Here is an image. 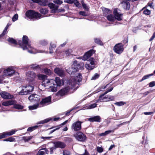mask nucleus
Wrapping results in <instances>:
<instances>
[{
	"label": "nucleus",
	"mask_w": 155,
	"mask_h": 155,
	"mask_svg": "<svg viewBox=\"0 0 155 155\" xmlns=\"http://www.w3.org/2000/svg\"><path fill=\"white\" fill-rule=\"evenodd\" d=\"M18 43L23 50H27L28 52L31 54H35L37 52H42V51H35V49L31 46L30 42L28 41L27 36H24L22 38V42L19 41Z\"/></svg>",
	"instance_id": "1"
},
{
	"label": "nucleus",
	"mask_w": 155,
	"mask_h": 155,
	"mask_svg": "<svg viewBox=\"0 0 155 155\" xmlns=\"http://www.w3.org/2000/svg\"><path fill=\"white\" fill-rule=\"evenodd\" d=\"M6 137L4 132L0 134V139Z\"/></svg>",
	"instance_id": "63"
},
{
	"label": "nucleus",
	"mask_w": 155,
	"mask_h": 155,
	"mask_svg": "<svg viewBox=\"0 0 155 155\" xmlns=\"http://www.w3.org/2000/svg\"><path fill=\"white\" fill-rule=\"evenodd\" d=\"M82 79V77L81 74L80 73H78L77 74V75L73 79V81L72 79L71 80L69 85H71L73 88L75 84H77L78 82H80L81 81Z\"/></svg>",
	"instance_id": "8"
},
{
	"label": "nucleus",
	"mask_w": 155,
	"mask_h": 155,
	"mask_svg": "<svg viewBox=\"0 0 155 155\" xmlns=\"http://www.w3.org/2000/svg\"><path fill=\"white\" fill-rule=\"evenodd\" d=\"M18 15L17 14H16L13 16L12 17V19L13 22H14L15 21L17 20L18 19Z\"/></svg>",
	"instance_id": "53"
},
{
	"label": "nucleus",
	"mask_w": 155,
	"mask_h": 155,
	"mask_svg": "<svg viewBox=\"0 0 155 155\" xmlns=\"http://www.w3.org/2000/svg\"><path fill=\"white\" fill-rule=\"evenodd\" d=\"M125 104V102L123 101H120L116 102L114 103V104L118 106H120L124 105Z\"/></svg>",
	"instance_id": "46"
},
{
	"label": "nucleus",
	"mask_w": 155,
	"mask_h": 155,
	"mask_svg": "<svg viewBox=\"0 0 155 155\" xmlns=\"http://www.w3.org/2000/svg\"><path fill=\"white\" fill-rule=\"evenodd\" d=\"M8 41L10 43L14 45H17V41L13 38H9L8 39Z\"/></svg>",
	"instance_id": "34"
},
{
	"label": "nucleus",
	"mask_w": 155,
	"mask_h": 155,
	"mask_svg": "<svg viewBox=\"0 0 155 155\" xmlns=\"http://www.w3.org/2000/svg\"><path fill=\"white\" fill-rule=\"evenodd\" d=\"M40 44L44 46L46 45L47 44V42L46 41L43 40L41 41L40 42Z\"/></svg>",
	"instance_id": "57"
},
{
	"label": "nucleus",
	"mask_w": 155,
	"mask_h": 155,
	"mask_svg": "<svg viewBox=\"0 0 155 155\" xmlns=\"http://www.w3.org/2000/svg\"><path fill=\"white\" fill-rule=\"evenodd\" d=\"M55 85L54 84L53 85H50L49 86L48 89H49V91H51L52 92H55L57 90V86H55Z\"/></svg>",
	"instance_id": "31"
},
{
	"label": "nucleus",
	"mask_w": 155,
	"mask_h": 155,
	"mask_svg": "<svg viewBox=\"0 0 155 155\" xmlns=\"http://www.w3.org/2000/svg\"><path fill=\"white\" fill-rule=\"evenodd\" d=\"M99 77V75L97 73L95 74L91 78V80H95L98 78Z\"/></svg>",
	"instance_id": "49"
},
{
	"label": "nucleus",
	"mask_w": 155,
	"mask_h": 155,
	"mask_svg": "<svg viewBox=\"0 0 155 155\" xmlns=\"http://www.w3.org/2000/svg\"><path fill=\"white\" fill-rule=\"evenodd\" d=\"M54 71L55 73L61 77H63L64 75V70L61 68H56L54 69Z\"/></svg>",
	"instance_id": "22"
},
{
	"label": "nucleus",
	"mask_w": 155,
	"mask_h": 155,
	"mask_svg": "<svg viewBox=\"0 0 155 155\" xmlns=\"http://www.w3.org/2000/svg\"><path fill=\"white\" fill-rule=\"evenodd\" d=\"M97 150L98 152L101 153L103 151V148L100 147H97Z\"/></svg>",
	"instance_id": "62"
},
{
	"label": "nucleus",
	"mask_w": 155,
	"mask_h": 155,
	"mask_svg": "<svg viewBox=\"0 0 155 155\" xmlns=\"http://www.w3.org/2000/svg\"><path fill=\"white\" fill-rule=\"evenodd\" d=\"M71 154L70 152L66 150H64L63 152V155H70Z\"/></svg>",
	"instance_id": "59"
},
{
	"label": "nucleus",
	"mask_w": 155,
	"mask_h": 155,
	"mask_svg": "<svg viewBox=\"0 0 155 155\" xmlns=\"http://www.w3.org/2000/svg\"><path fill=\"white\" fill-rule=\"evenodd\" d=\"M16 101L14 100H11L2 102V105L4 106H8L11 105H14L16 104Z\"/></svg>",
	"instance_id": "24"
},
{
	"label": "nucleus",
	"mask_w": 155,
	"mask_h": 155,
	"mask_svg": "<svg viewBox=\"0 0 155 155\" xmlns=\"http://www.w3.org/2000/svg\"><path fill=\"white\" fill-rule=\"evenodd\" d=\"M26 16L30 19H39L41 18V15L40 13L32 10H29L26 13Z\"/></svg>",
	"instance_id": "6"
},
{
	"label": "nucleus",
	"mask_w": 155,
	"mask_h": 155,
	"mask_svg": "<svg viewBox=\"0 0 155 155\" xmlns=\"http://www.w3.org/2000/svg\"><path fill=\"white\" fill-rule=\"evenodd\" d=\"M40 12L43 14H46L48 13V10L46 8H41L39 10Z\"/></svg>",
	"instance_id": "42"
},
{
	"label": "nucleus",
	"mask_w": 155,
	"mask_h": 155,
	"mask_svg": "<svg viewBox=\"0 0 155 155\" xmlns=\"http://www.w3.org/2000/svg\"><path fill=\"white\" fill-rule=\"evenodd\" d=\"M55 128L53 130H51L50 132V134H52L54 132L55 130H56L59 129L60 128V127H52L51 128H49V129H53V128Z\"/></svg>",
	"instance_id": "48"
},
{
	"label": "nucleus",
	"mask_w": 155,
	"mask_h": 155,
	"mask_svg": "<svg viewBox=\"0 0 155 155\" xmlns=\"http://www.w3.org/2000/svg\"><path fill=\"white\" fill-rule=\"evenodd\" d=\"M94 40L95 42L97 44L101 45H103V43L100 38H95L94 39Z\"/></svg>",
	"instance_id": "37"
},
{
	"label": "nucleus",
	"mask_w": 155,
	"mask_h": 155,
	"mask_svg": "<svg viewBox=\"0 0 155 155\" xmlns=\"http://www.w3.org/2000/svg\"><path fill=\"white\" fill-rule=\"evenodd\" d=\"M79 13L80 15L82 16H87V14L84 11H80Z\"/></svg>",
	"instance_id": "58"
},
{
	"label": "nucleus",
	"mask_w": 155,
	"mask_h": 155,
	"mask_svg": "<svg viewBox=\"0 0 155 155\" xmlns=\"http://www.w3.org/2000/svg\"><path fill=\"white\" fill-rule=\"evenodd\" d=\"M54 144L55 145L56 148H63L66 146L64 143L61 141L54 142Z\"/></svg>",
	"instance_id": "21"
},
{
	"label": "nucleus",
	"mask_w": 155,
	"mask_h": 155,
	"mask_svg": "<svg viewBox=\"0 0 155 155\" xmlns=\"http://www.w3.org/2000/svg\"><path fill=\"white\" fill-rule=\"evenodd\" d=\"M15 67L13 66H10L4 68L3 75L0 76V81H2L5 77L12 76L15 74Z\"/></svg>",
	"instance_id": "2"
},
{
	"label": "nucleus",
	"mask_w": 155,
	"mask_h": 155,
	"mask_svg": "<svg viewBox=\"0 0 155 155\" xmlns=\"http://www.w3.org/2000/svg\"><path fill=\"white\" fill-rule=\"evenodd\" d=\"M82 123L79 121L74 122L71 126V129L74 131H80L81 128V124Z\"/></svg>",
	"instance_id": "9"
},
{
	"label": "nucleus",
	"mask_w": 155,
	"mask_h": 155,
	"mask_svg": "<svg viewBox=\"0 0 155 155\" xmlns=\"http://www.w3.org/2000/svg\"><path fill=\"white\" fill-rule=\"evenodd\" d=\"M85 67L88 70H91L94 68V67H93V65H91V64L87 62L86 63L85 65Z\"/></svg>",
	"instance_id": "33"
},
{
	"label": "nucleus",
	"mask_w": 155,
	"mask_h": 155,
	"mask_svg": "<svg viewBox=\"0 0 155 155\" xmlns=\"http://www.w3.org/2000/svg\"><path fill=\"white\" fill-rule=\"evenodd\" d=\"M39 105L40 106L39 104H34L32 106H29L28 107L29 109V110H32L36 109Z\"/></svg>",
	"instance_id": "36"
},
{
	"label": "nucleus",
	"mask_w": 155,
	"mask_h": 155,
	"mask_svg": "<svg viewBox=\"0 0 155 155\" xmlns=\"http://www.w3.org/2000/svg\"><path fill=\"white\" fill-rule=\"evenodd\" d=\"M56 147L54 145V146L51 147L50 148V152L51 154H52L53 153V151L56 149Z\"/></svg>",
	"instance_id": "55"
},
{
	"label": "nucleus",
	"mask_w": 155,
	"mask_h": 155,
	"mask_svg": "<svg viewBox=\"0 0 155 155\" xmlns=\"http://www.w3.org/2000/svg\"><path fill=\"white\" fill-rule=\"evenodd\" d=\"M43 71L47 75H50L51 73V71L48 68H44L43 69Z\"/></svg>",
	"instance_id": "44"
},
{
	"label": "nucleus",
	"mask_w": 155,
	"mask_h": 155,
	"mask_svg": "<svg viewBox=\"0 0 155 155\" xmlns=\"http://www.w3.org/2000/svg\"><path fill=\"white\" fill-rule=\"evenodd\" d=\"M113 87H111L110 88L107 89L104 93L100 96L98 99L97 101L96 102H98V101L101 102H107L108 101H113L114 99V96H112L109 95L104 96L108 92H110L113 89Z\"/></svg>",
	"instance_id": "3"
},
{
	"label": "nucleus",
	"mask_w": 155,
	"mask_h": 155,
	"mask_svg": "<svg viewBox=\"0 0 155 155\" xmlns=\"http://www.w3.org/2000/svg\"><path fill=\"white\" fill-rule=\"evenodd\" d=\"M76 61H74V63L72 64L71 68H69L67 69V72L70 74H74V73L78 71L79 68L76 67L77 63Z\"/></svg>",
	"instance_id": "10"
},
{
	"label": "nucleus",
	"mask_w": 155,
	"mask_h": 155,
	"mask_svg": "<svg viewBox=\"0 0 155 155\" xmlns=\"http://www.w3.org/2000/svg\"><path fill=\"white\" fill-rule=\"evenodd\" d=\"M123 50V45L121 43L116 44L114 48V52L118 54L121 53Z\"/></svg>",
	"instance_id": "15"
},
{
	"label": "nucleus",
	"mask_w": 155,
	"mask_h": 155,
	"mask_svg": "<svg viewBox=\"0 0 155 155\" xmlns=\"http://www.w3.org/2000/svg\"><path fill=\"white\" fill-rule=\"evenodd\" d=\"M51 102V97L49 96L42 99L39 103L40 107H42L48 105Z\"/></svg>",
	"instance_id": "13"
},
{
	"label": "nucleus",
	"mask_w": 155,
	"mask_h": 155,
	"mask_svg": "<svg viewBox=\"0 0 155 155\" xmlns=\"http://www.w3.org/2000/svg\"><path fill=\"white\" fill-rule=\"evenodd\" d=\"M31 69L38 70H39L41 68V65H37L36 64H33L30 66Z\"/></svg>",
	"instance_id": "30"
},
{
	"label": "nucleus",
	"mask_w": 155,
	"mask_h": 155,
	"mask_svg": "<svg viewBox=\"0 0 155 155\" xmlns=\"http://www.w3.org/2000/svg\"><path fill=\"white\" fill-rule=\"evenodd\" d=\"M52 118H49L40 121L37 123V124H44L49 122V121L52 120Z\"/></svg>",
	"instance_id": "29"
},
{
	"label": "nucleus",
	"mask_w": 155,
	"mask_h": 155,
	"mask_svg": "<svg viewBox=\"0 0 155 155\" xmlns=\"http://www.w3.org/2000/svg\"><path fill=\"white\" fill-rule=\"evenodd\" d=\"M52 137H41V138L42 139H43L44 140H48L49 139L52 138Z\"/></svg>",
	"instance_id": "64"
},
{
	"label": "nucleus",
	"mask_w": 155,
	"mask_h": 155,
	"mask_svg": "<svg viewBox=\"0 0 155 155\" xmlns=\"http://www.w3.org/2000/svg\"><path fill=\"white\" fill-rule=\"evenodd\" d=\"M107 18L108 21H114L115 19L114 17L112 14L108 15L107 16Z\"/></svg>",
	"instance_id": "35"
},
{
	"label": "nucleus",
	"mask_w": 155,
	"mask_h": 155,
	"mask_svg": "<svg viewBox=\"0 0 155 155\" xmlns=\"http://www.w3.org/2000/svg\"><path fill=\"white\" fill-rule=\"evenodd\" d=\"M48 6L50 8L52 9L51 12L52 13L58 12H64L65 11L64 9H58V6L53 3H49L48 4Z\"/></svg>",
	"instance_id": "11"
},
{
	"label": "nucleus",
	"mask_w": 155,
	"mask_h": 155,
	"mask_svg": "<svg viewBox=\"0 0 155 155\" xmlns=\"http://www.w3.org/2000/svg\"><path fill=\"white\" fill-rule=\"evenodd\" d=\"M87 62L91 64V65H93V67L95 68V63L94 60L93 58H91L90 59L87 61Z\"/></svg>",
	"instance_id": "38"
},
{
	"label": "nucleus",
	"mask_w": 155,
	"mask_h": 155,
	"mask_svg": "<svg viewBox=\"0 0 155 155\" xmlns=\"http://www.w3.org/2000/svg\"><path fill=\"white\" fill-rule=\"evenodd\" d=\"M153 74H150L145 75L142 78V79L140 81H143L148 78L150 77L153 76Z\"/></svg>",
	"instance_id": "39"
},
{
	"label": "nucleus",
	"mask_w": 155,
	"mask_h": 155,
	"mask_svg": "<svg viewBox=\"0 0 155 155\" xmlns=\"http://www.w3.org/2000/svg\"><path fill=\"white\" fill-rule=\"evenodd\" d=\"M143 12L146 15H149L150 14V10L146 9Z\"/></svg>",
	"instance_id": "56"
},
{
	"label": "nucleus",
	"mask_w": 155,
	"mask_h": 155,
	"mask_svg": "<svg viewBox=\"0 0 155 155\" xmlns=\"http://www.w3.org/2000/svg\"><path fill=\"white\" fill-rule=\"evenodd\" d=\"M73 3L77 6H78L79 5V3L77 0H74L73 1Z\"/></svg>",
	"instance_id": "61"
},
{
	"label": "nucleus",
	"mask_w": 155,
	"mask_h": 155,
	"mask_svg": "<svg viewBox=\"0 0 155 155\" xmlns=\"http://www.w3.org/2000/svg\"><path fill=\"white\" fill-rule=\"evenodd\" d=\"M97 104L96 103H94L90 105L87 108V109H91L94 108L96 107Z\"/></svg>",
	"instance_id": "50"
},
{
	"label": "nucleus",
	"mask_w": 155,
	"mask_h": 155,
	"mask_svg": "<svg viewBox=\"0 0 155 155\" xmlns=\"http://www.w3.org/2000/svg\"><path fill=\"white\" fill-rule=\"evenodd\" d=\"M61 54H64V55H65L66 56H69L71 54V52L69 50H68L65 51H63L62 52Z\"/></svg>",
	"instance_id": "41"
},
{
	"label": "nucleus",
	"mask_w": 155,
	"mask_h": 155,
	"mask_svg": "<svg viewBox=\"0 0 155 155\" xmlns=\"http://www.w3.org/2000/svg\"><path fill=\"white\" fill-rule=\"evenodd\" d=\"M33 86L27 85L23 86L22 90L19 92V94L21 95L30 94L33 90Z\"/></svg>",
	"instance_id": "5"
},
{
	"label": "nucleus",
	"mask_w": 155,
	"mask_h": 155,
	"mask_svg": "<svg viewBox=\"0 0 155 155\" xmlns=\"http://www.w3.org/2000/svg\"><path fill=\"white\" fill-rule=\"evenodd\" d=\"M32 136L24 137L22 138L25 142H27L30 140L32 137Z\"/></svg>",
	"instance_id": "43"
},
{
	"label": "nucleus",
	"mask_w": 155,
	"mask_h": 155,
	"mask_svg": "<svg viewBox=\"0 0 155 155\" xmlns=\"http://www.w3.org/2000/svg\"><path fill=\"white\" fill-rule=\"evenodd\" d=\"M73 88L71 87H67L65 88H63L59 91L57 93L58 95H59L61 96H63L65 95L68 91L70 89H73Z\"/></svg>",
	"instance_id": "17"
},
{
	"label": "nucleus",
	"mask_w": 155,
	"mask_h": 155,
	"mask_svg": "<svg viewBox=\"0 0 155 155\" xmlns=\"http://www.w3.org/2000/svg\"><path fill=\"white\" fill-rule=\"evenodd\" d=\"M55 3L60 5L63 3V2L60 0H54L53 1Z\"/></svg>",
	"instance_id": "54"
},
{
	"label": "nucleus",
	"mask_w": 155,
	"mask_h": 155,
	"mask_svg": "<svg viewBox=\"0 0 155 155\" xmlns=\"http://www.w3.org/2000/svg\"><path fill=\"white\" fill-rule=\"evenodd\" d=\"M150 87H152L155 86V81H153L149 84Z\"/></svg>",
	"instance_id": "60"
},
{
	"label": "nucleus",
	"mask_w": 155,
	"mask_h": 155,
	"mask_svg": "<svg viewBox=\"0 0 155 155\" xmlns=\"http://www.w3.org/2000/svg\"><path fill=\"white\" fill-rule=\"evenodd\" d=\"M38 127V126L36 125L34 126L29 127L27 129V131L31 132L34 130L36 129Z\"/></svg>",
	"instance_id": "40"
},
{
	"label": "nucleus",
	"mask_w": 155,
	"mask_h": 155,
	"mask_svg": "<svg viewBox=\"0 0 155 155\" xmlns=\"http://www.w3.org/2000/svg\"><path fill=\"white\" fill-rule=\"evenodd\" d=\"M49 151L46 148H43L40 149L37 154V155H43L46 153L48 154Z\"/></svg>",
	"instance_id": "25"
},
{
	"label": "nucleus",
	"mask_w": 155,
	"mask_h": 155,
	"mask_svg": "<svg viewBox=\"0 0 155 155\" xmlns=\"http://www.w3.org/2000/svg\"><path fill=\"white\" fill-rule=\"evenodd\" d=\"M82 5L83 7L85 10L88 11L89 8L87 5L85 4L83 2H82Z\"/></svg>",
	"instance_id": "51"
},
{
	"label": "nucleus",
	"mask_w": 155,
	"mask_h": 155,
	"mask_svg": "<svg viewBox=\"0 0 155 155\" xmlns=\"http://www.w3.org/2000/svg\"><path fill=\"white\" fill-rule=\"evenodd\" d=\"M101 118L99 116H96L94 117L90 118L88 119V120L91 122H101Z\"/></svg>",
	"instance_id": "23"
},
{
	"label": "nucleus",
	"mask_w": 155,
	"mask_h": 155,
	"mask_svg": "<svg viewBox=\"0 0 155 155\" xmlns=\"http://www.w3.org/2000/svg\"><path fill=\"white\" fill-rule=\"evenodd\" d=\"M95 52L93 50H90L86 52L83 57H81L80 58L82 59L84 61L87 60Z\"/></svg>",
	"instance_id": "16"
},
{
	"label": "nucleus",
	"mask_w": 155,
	"mask_h": 155,
	"mask_svg": "<svg viewBox=\"0 0 155 155\" xmlns=\"http://www.w3.org/2000/svg\"><path fill=\"white\" fill-rule=\"evenodd\" d=\"M15 139L13 137H10L8 138L5 139L3 140L4 141H10L13 142L15 141Z\"/></svg>",
	"instance_id": "45"
},
{
	"label": "nucleus",
	"mask_w": 155,
	"mask_h": 155,
	"mask_svg": "<svg viewBox=\"0 0 155 155\" xmlns=\"http://www.w3.org/2000/svg\"><path fill=\"white\" fill-rule=\"evenodd\" d=\"M28 98L31 102H38L39 100V96L36 94H33L30 95Z\"/></svg>",
	"instance_id": "19"
},
{
	"label": "nucleus",
	"mask_w": 155,
	"mask_h": 155,
	"mask_svg": "<svg viewBox=\"0 0 155 155\" xmlns=\"http://www.w3.org/2000/svg\"><path fill=\"white\" fill-rule=\"evenodd\" d=\"M34 2L37 3L40 5H46L50 1V0H31Z\"/></svg>",
	"instance_id": "20"
},
{
	"label": "nucleus",
	"mask_w": 155,
	"mask_h": 155,
	"mask_svg": "<svg viewBox=\"0 0 155 155\" xmlns=\"http://www.w3.org/2000/svg\"><path fill=\"white\" fill-rule=\"evenodd\" d=\"M38 78L42 80L41 85L45 87L46 89L48 88L52 83H53L54 80L47 78V77L45 75L40 74Z\"/></svg>",
	"instance_id": "4"
},
{
	"label": "nucleus",
	"mask_w": 155,
	"mask_h": 155,
	"mask_svg": "<svg viewBox=\"0 0 155 155\" xmlns=\"http://www.w3.org/2000/svg\"><path fill=\"white\" fill-rule=\"evenodd\" d=\"M0 94L2 98L5 99H10L13 97V95L5 91L1 92Z\"/></svg>",
	"instance_id": "18"
},
{
	"label": "nucleus",
	"mask_w": 155,
	"mask_h": 155,
	"mask_svg": "<svg viewBox=\"0 0 155 155\" xmlns=\"http://www.w3.org/2000/svg\"><path fill=\"white\" fill-rule=\"evenodd\" d=\"M74 136L77 140L82 142H85L87 138L86 135L80 131H78L74 134Z\"/></svg>",
	"instance_id": "7"
},
{
	"label": "nucleus",
	"mask_w": 155,
	"mask_h": 155,
	"mask_svg": "<svg viewBox=\"0 0 155 155\" xmlns=\"http://www.w3.org/2000/svg\"><path fill=\"white\" fill-rule=\"evenodd\" d=\"M122 5L123 8L125 9L128 10L130 8V4L127 1H124L122 2Z\"/></svg>",
	"instance_id": "26"
},
{
	"label": "nucleus",
	"mask_w": 155,
	"mask_h": 155,
	"mask_svg": "<svg viewBox=\"0 0 155 155\" xmlns=\"http://www.w3.org/2000/svg\"><path fill=\"white\" fill-rule=\"evenodd\" d=\"M17 131L16 130H13L5 132V134L6 136H10L15 133Z\"/></svg>",
	"instance_id": "28"
},
{
	"label": "nucleus",
	"mask_w": 155,
	"mask_h": 155,
	"mask_svg": "<svg viewBox=\"0 0 155 155\" xmlns=\"http://www.w3.org/2000/svg\"><path fill=\"white\" fill-rule=\"evenodd\" d=\"M113 14L114 15L115 18L118 21H121L123 18V14L121 13L119 10L115 8L113 11Z\"/></svg>",
	"instance_id": "14"
},
{
	"label": "nucleus",
	"mask_w": 155,
	"mask_h": 155,
	"mask_svg": "<svg viewBox=\"0 0 155 155\" xmlns=\"http://www.w3.org/2000/svg\"><path fill=\"white\" fill-rule=\"evenodd\" d=\"M36 75L33 71H29L26 73V79L29 82L32 81L35 78Z\"/></svg>",
	"instance_id": "12"
},
{
	"label": "nucleus",
	"mask_w": 155,
	"mask_h": 155,
	"mask_svg": "<svg viewBox=\"0 0 155 155\" xmlns=\"http://www.w3.org/2000/svg\"><path fill=\"white\" fill-rule=\"evenodd\" d=\"M14 105V107L18 109H21L23 108V106L19 104H15Z\"/></svg>",
	"instance_id": "47"
},
{
	"label": "nucleus",
	"mask_w": 155,
	"mask_h": 155,
	"mask_svg": "<svg viewBox=\"0 0 155 155\" xmlns=\"http://www.w3.org/2000/svg\"><path fill=\"white\" fill-rule=\"evenodd\" d=\"M114 131L112 130H109L105 131L104 133H103L99 134V135L100 136H105L107 134L110 133L112 132H114Z\"/></svg>",
	"instance_id": "32"
},
{
	"label": "nucleus",
	"mask_w": 155,
	"mask_h": 155,
	"mask_svg": "<svg viewBox=\"0 0 155 155\" xmlns=\"http://www.w3.org/2000/svg\"><path fill=\"white\" fill-rule=\"evenodd\" d=\"M7 29L8 28H5L2 33L0 35V37L4 36L6 34L7 32Z\"/></svg>",
	"instance_id": "52"
},
{
	"label": "nucleus",
	"mask_w": 155,
	"mask_h": 155,
	"mask_svg": "<svg viewBox=\"0 0 155 155\" xmlns=\"http://www.w3.org/2000/svg\"><path fill=\"white\" fill-rule=\"evenodd\" d=\"M55 81L57 86H60L64 84L63 81L60 79L59 77H56Z\"/></svg>",
	"instance_id": "27"
}]
</instances>
